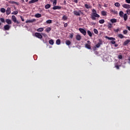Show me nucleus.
<instances>
[{
  "label": "nucleus",
  "instance_id": "obj_1",
  "mask_svg": "<svg viewBox=\"0 0 130 130\" xmlns=\"http://www.w3.org/2000/svg\"><path fill=\"white\" fill-rule=\"evenodd\" d=\"M92 13H91L92 20H96V18H100V15L97 14V12L96 11V10L92 9Z\"/></svg>",
  "mask_w": 130,
  "mask_h": 130
},
{
  "label": "nucleus",
  "instance_id": "obj_2",
  "mask_svg": "<svg viewBox=\"0 0 130 130\" xmlns=\"http://www.w3.org/2000/svg\"><path fill=\"white\" fill-rule=\"evenodd\" d=\"M105 38H106V39H108V40H110L111 44H114L115 47H117V46H118V45L117 44H115L116 39L115 38L109 37L108 36H105Z\"/></svg>",
  "mask_w": 130,
  "mask_h": 130
},
{
  "label": "nucleus",
  "instance_id": "obj_3",
  "mask_svg": "<svg viewBox=\"0 0 130 130\" xmlns=\"http://www.w3.org/2000/svg\"><path fill=\"white\" fill-rule=\"evenodd\" d=\"M74 15H75V16H81V14L84 15V13L83 12V11H82V10L74 11Z\"/></svg>",
  "mask_w": 130,
  "mask_h": 130
},
{
  "label": "nucleus",
  "instance_id": "obj_4",
  "mask_svg": "<svg viewBox=\"0 0 130 130\" xmlns=\"http://www.w3.org/2000/svg\"><path fill=\"white\" fill-rule=\"evenodd\" d=\"M87 44H85V47L87 49H91V42L90 41H87Z\"/></svg>",
  "mask_w": 130,
  "mask_h": 130
},
{
  "label": "nucleus",
  "instance_id": "obj_5",
  "mask_svg": "<svg viewBox=\"0 0 130 130\" xmlns=\"http://www.w3.org/2000/svg\"><path fill=\"white\" fill-rule=\"evenodd\" d=\"M12 20L14 23H16L17 24H20V22L17 20V18H16V16H15V15L12 16Z\"/></svg>",
  "mask_w": 130,
  "mask_h": 130
},
{
  "label": "nucleus",
  "instance_id": "obj_6",
  "mask_svg": "<svg viewBox=\"0 0 130 130\" xmlns=\"http://www.w3.org/2000/svg\"><path fill=\"white\" fill-rule=\"evenodd\" d=\"M79 30L80 32H81L82 33V34H83V35H84V36H86V34H87V32L84 28H79Z\"/></svg>",
  "mask_w": 130,
  "mask_h": 130
},
{
  "label": "nucleus",
  "instance_id": "obj_7",
  "mask_svg": "<svg viewBox=\"0 0 130 130\" xmlns=\"http://www.w3.org/2000/svg\"><path fill=\"white\" fill-rule=\"evenodd\" d=\"M35 36L37 37V38H39V39H42V35L39 32H36Z\"/></svg>",
  "mask_w": 130,
  "mask_h": 130
},
{
  "label": "nucleus",
  "instance_id": "obj_8",
  "mask_svg": "<svg viewBox=\"0 0 130 130\" xmlns=\"http://www.w3.org/2000/svg\"><path fill=\"white\" fill-rule=\"evenodd\" d=\"M4 28L6 31H9V30H10V29H11V26L9 25V24H6V25H4Z\"/></svg>",
  "mask_w": 130,
  "mask_h": 130
},
{
  "label": "nucleus",
  "instance_id": "obj_9",
  "mask_svg": "<svg viewBox=\"0 0 130 130\" xmlns=\"http://www.w3.org/2000/svg\"><path fill=\"white\" fill-rule=\"evenodd\" d=\"M103 43H102V40H99V42L95 45V47L96 48H99L101 45H102Z\"/></svg>",
  "mask_w": 130,
  "mask_h": 130
},
{
  "label": "nucleus",
  "instance_id": "obj_10",
  "mask_svg": "<svg viewBox=\"0 0 130 130\" xmlns=\"http://www.w3.org/2000/svg\"><path fill=\"white\" fill-rule=\"evenodd\" d=\"M122 7H123L124 9H130V5L128 4H123L122 5Z\"/></svg>",
  "mask_w": 130,
  "mask_h": 130
},
{
  "label": "nucleus",
  "instance_id": "obj_11",
  "mask_svg": "<svg viewBox=\"0 0 130 130\" xmlns=\"http://www.w3.org/2000/svg\"><path fill=\"white\" fill-rule=\"evenodd\" d=\"M11 14V8L10 7L7 8L6 10V15L9 16Z\"/></svg>",
  "mask_w": 130,
  "mask_h": 130
},
{
  "label": "nucleus",
  "instance_id": "obj_12",
  "mask_svg": "<svg viewBox=\"0 0 130 130\" xmlns=\"http://www.w3.org/2000/svg\"><path fill=\"white\" fill-rule=\"evenodd\" d=\"M129 43L130 40H127L123 43V45H124V46H126V45H127V44H128Z\"/></svg>",
  "mask_w": 130,
  "mask_h": 130
},
{
  "label": "nucleus",
  "instance_id": "obj_13",
  "mask_svg": "<svg viewBox=\"0 0 130 130\" xmlns=\"http://www.w3.org/2000/svg\"><path fill=\"white\" fill-rule=\"evenodd\" d=\"M35 21H36V19H33L31 20H26L25 21V23H33V22H35Z\"/></svg>",
  "mask_w": 130,
  "mask_h": 130
},
{
  "label": "nucleus",
  "instance_id": "obj_14",
  "mask_svg": "<svg viewBox=\"0 0 130 130\" xmlns=\"http://www.w3.org/2000/svg\"><path fill=\"white\" fill-rule=\"evenodd\" d=\"M51 3H53V6H56L57 0H50Z\"/></svg>",
  "mask_w": 130,
  "mask_h": 130
},
{
  "label": "nucleus",
  "instance_id": "obj_15",
  "mask_svg": "<svg viewBox=\"0 0 130 130\" xmlns=\"http://www.w3.org/2000/svg\"><path fill=\"white\" fill-rule=\"evenodd\" d=\"M81 35H77L76 36V40H78V41H80V40H81Z\"/></svg>",
  "mask_w": 130,
  "mask_h": 130
},
{
  "label": "nucleus",
  "instance_id": "obj_16",
  "mask_svg": "<svg viewBox=\"0 0 130 130\" xmlns=\"http://www.w3.org/2000/svg\"><path fill=\"white\" fill-rule=\"evenodd\" d=\"M54 6H55L53 7V10H60V9H61L60 6H55V5Z\"/></svg>",
  "mask_w": 130,
  "mask_h": 130
},
{
  "label": "nucleus",
  "instance_id": "obj_17",
  "mask_svg": "<svg viewBox=\"0 0 130 130\" xmlns=\"http://www.w3.org/2000/svg\"><path fill=\"white\" fill-rule=\"evenodd\" d=\"M110 12L111 13H112L113 14H114V15H117L118 14V13H117V11L115 10H113L112 9L110 10Z\"/></svg>",
  "mask_w": 130,
  "mask_h": 130
},
{
  "label": "nucleus",
  "instance_id": "obj_18",
  "mask_svg": "<svg viewBox=\"0 0 130 130\" xmlns=\"http://www.w3.org/2000/svg\"><path fill=\"white\" fill-rule=\"evenodd\" d=\"M5 21L8 24V25H11V24H12V20H11V19H7Z\"/></svg>",
  "mask_w": 130,
  "mask_h": 130
},
{
  "label": "nucleus",
  "instance_id": "obj_19",
  "mask_svg": "<svg viewBox=\"0 0 130 130\" xmlns=\"http://www.w3.org/2000/svg\"><path fill=\"white\" fill-rule=\"evenodd\" d=\"M37 2H38V0H31V1H29L28 3L29 4H34L35 3H37Z\"/></svg>",
  "mask_w": 130,
  "mask_h": 130
},
{
  "label": "nucleus",
  "instance_id": "obj_20",
  "mask_svg": "<svg viewBox=\"0 0 130 130\" xmlns=\"http://www.w3.org/2000/svg\"><path fill=\"white\" fill-rule=\"evenodd\" d=\"M44 30V28L43 27H40L37 29V31L38 32H42Z\"/></svg>",
  "mask_w": 130,
  "mask_h": 130
},
{
  "label": "nucleus",
  "instance_id": "obj_21",
  "mask_svg": "<svg viewBox=\"0 0 130 130\" xmlns=\"http://www.w3.org/2000/svg\"><path fill=\"white\" fill-rule=\"evenodd\" d=\"M118 37L119 38H120V39H122V38H125V37L121 34H119V35H118Z\"/></svg>",
  "mask_w": 130,
  "mask_h": 130
},
{
  "label": "nucleus",
  "instance_id": "obj_22",
  "mask_svg": "<svg viewBox=\"0 0 130 130\" xmlns=\"http://www.w3.org/2000/svg\"><path fill=\"white\" fill-rule=\"evenodd\" d=\"M35 18H41V14L40 13H37L35 15Z\"/></svg>",
  "mask_w": 130,
  "mask_h": 130
},
{
  "label": "nucleus",
  "instance_id": "obj_23",
  "mask_svg": "<svg viewBox=\"0 0 130 130\" xmlns=\"http://www.w3.org/2000/svg\"><path fill=\"white\" fill-rule=\"evenodd\" d=\"M10 3L12 4L13 5L15 4V5H16L17 6H19V3L15 1H10Z\"/></svg>",
  "mask_w": 130,
  "mask_h": 130
},
{
  "label": "nucleus",
  "instance_id": "obj_24",
  "mask_svg": "<svg viewBox=\"0 0 130 130\" xmlns=\"http://www.w3.org/2000/svg\"><path fill=\"white\" fill-rule=\"evenodd\" d=\"M84 6H85V8H86V9H91V8H92V7H91V6H90L88 4H85Z\"/></svg>",
  "mask_w": 130,
  "mask_h": 130
},
{
  "label": "nucleus",
  "instance_id": "obj_25",
  "mask_svg": "<svg viewBox=\"0 0 130 130\" xmlns=\"http://www.w3.org/2000/svg\"><path fill=\"white\" fill-rule=\"evenodd\" d=\"M71 41H70V40H66V45H68V46L71 45Z\"/></svg>",
  "mask_w": 130,
  "mask_h": 130
},
{
  "label": "nucleus",
  "instance_id": "obj_26",
  "mask_svg": "<svg viewBox=\"0 0 130 130\" xmlns=\"http://www.w3.org/2000/svg\"><path fill=\"white\" fill-rule=\"evenodd\" d=\"M51 6L50 4H47L45 6V9L46 10H47L50 8Z\"/></svg>",
  "mask_w": 130,
  "mask_h": 130
},
{
  "label": "nucleus",
  "instance_id": "obj_27",
  "mask_svg": "<svg viewBox=\"0 0 130 130\" xmlns=\"http://www.w3.org/2000/svg\"><path fill=\"white\" fill-rule=\"evenodd\" d=\"M123 18L125 21H126V20H127V15L126 14H124L123 16Z\"/></svg>",
  "mask_w": 130,
  "mask_h": 130
},
{
  "label": "nucleus",
  "instance_id": "obj_28",
  "mask_svg": "<svg viewBox=\"0 0 130 130\" xmlns=\"http://www.w3.org/2000/svg\"><path fill=\"white\" fill-rule=\"evenodd\" d=\"M110 22H111V23H116L117 20H116V19H115V18L111 19L110 20Z\"/></svg>",
  "mask_w": 130,
  "mask_h": 130
},
{
  "label": "nucleus",
  "instance_id": "obj_29",
  "mask_svg": "<svg viewBox=\"0 0 130 130\" xmlns=\"http://www.w3.org/2000/svg\"><path fill=\"white\" fill-rule=\"evenodd\" d=\"M45 31L47 32V33H49L50 31H51V28L50 27H47Z\"/></svg>",
  "mask_w": 130,
  "mask_h": 130
},
{
  "label": "nucleus",
  "instance_id": "obj_30",
  "mask_svg": "<svg viewBox=\"0 0 130 130\" xmlns=\"http://www.w3.org/2000/svg\"><path fill=\"white\" fill-rule=\"evenodd\" d=\"M49 44H50L51 45H53L54 42L53 41V40H50L49 41Z\"/></svg>",
  "mask_w": 130,
  "mask_h": 130
},
{
  "label": "nucleus",
  "instance_id": "obj_31",
  "mask_svg": "<svg viewBox=\"0 0 130 130\" xmlns=\"http://www.w3.org/2000/svg\"><path fill=\"white\" fill-rule=\"evenodd\" d=\"M119 15L120 17H121V18H122L123 17V12L120 11Z\"/></svg>",
  "mask_w": 130,
  "mask_h": 130
},
{
  "label": "nucleus",
  "instance_id": "obj_32",
  "mask_svg": "<svg viewBox=\"0 0 130 130\" xmlns=\"http://www.w3.org/2000/svg\"><path fill=\"white\" fill-rule=\"evenodd\" d=\"M108 28L109 29H111L112 28V24H111V23H109L108 24Z\"/></svg>",
  "mask_w": 130,
  "mask_h": 130
},
{
  "label": "nucleus",
  "instance_id": "obj_33",
  "mask_svg": "<svg viewBox=\"0 0 130 130\" xmlns=\"http://www.w3.org/2000/svg\"><path fill=\"white\" fill-rule=\"evenodd\" d=\"M87 34L89 36V37H92V32H91V31L87 30Z\"/></svg>",
  "mask_w": 130,
  "mask_h": 130
},
{
  "label": "nucleus",
  "instance_id": "obj_34",
  "mask_svg": "<svg viewBox=\"0 0 130 130\" xmlns=\"http://www.w3.org/2000/svg\"><path fill=\"white\" fill-rule=\"evenodd\" d=\"M56 44H57V45H59V44H60V39H57L56 41Z\"/></svg>",
  "mask_w": 130,
  "mask_h": 130
},
{
  "label": "nucleus",
  "instance_id": "obj_35",
  "mask_svg": "<svg viewBox=\"0 0 130 130\" xmlns=\"http://www.w3.org/2000/svg\"><path fill=\"white\" fill-rule=\"evenodd\" d=\"M105 22V20H104V19H101L99 20L100 24H104Z\"/></svg>",
  "mask_w": 130,
  "mask_h": 130
},
{
  "label": "nucleus",
  "instance_id": "obj_36",
  "mask_svg": "<svg viewBox=\"0 0 130 130\" xmlns=\"http://www.w3.org/2000/svg\"><path fill=\"white\" fill-rule=\"evenodd\" d=\"M115 7H117V8H119V7H120V4H119V3H115Z\"/></svg>",
  "mask_w": 130,
  "mask_h": 130
},
{
  "label": "nucleus",
  "instance_id": "obj_37",
  "mask_svg": "<svg viewBox=\"0 0 130 130\" xmlns=\"http://www.w3.org/2000/svg\"><path fill=\"white\" fill-rule=\"evenodd\" d=\"M0 11H1V13H6V9L4 8H1Z\"/></svg>",
  "mask_w": 130,
  "mask_h": 130
},
{
  "label": "nucleus",
  "instance_id": "obj_38",
  "mask_svg": "<svg viewBox=\"0 0 130 130\" xmlns=\"http://www.w3.org/2000/svg\"><path fill=\"white\" fill-rule=\"evenodd\" d=\"M102 16H106V12L103 11L101 12Z\"/></svg>",
  "mask_w": 130,
  "mask_h": 130
},
{
  "label": "nucleus",
  "instance_id": "obj_39",
  "mask_svg": "<svg viewBox=\"0 0 130 130\" xmlns=\"http://www.w3.org/2000/svg\"><path fill=\"white\" fill-rule=\"evenodd\" d=\"M93 32L94 34H98V30L96 28L93 29Z\"/></svg>",
  "mask_w": 130,
  "mask_h": 130
},
{
  "label": "nucleus",
  "instance_id": "obj_40",
  "mask_svg": "<svg viewBox=\"0 0 130 130\" xmlns=\"http://www.w3.org/2000/svg\"><path fill=\"white\" fill-rule=\"evenodd\" d=\"M46 23L47 24H51L52 23V21L51 20H48L46 21Z\"/></svg>",
  "mask_w": 130,
  "mask_h": 130
},
{
  "label": "nucleus",
  "instance_id": "obj_41",
  "mask_svg": "<svg viewBox=\"0 0 130 130\" xmlns=\"http://www.w3.org/2000/svg\"><path fill=\"white\" fill-rule=\"evenodd\" d=\"M42 36L45 37V38H47V35L44 33H42Z\"/></svg>",
  "mask_w": 130,
  "mask_h": 130
},
{
  "label": "nucleus",
  "instance_id": "obj_42",
  "mask_svg": "<svg viewBox=\"0 0 130 130\" xmlns=\"http://www.w3.org/2000/svg\"><path fill=\"white\" fill-rule=\"evenodd\" d=\"M0 21L2 23H5V19L4 18H0Z\"/></svg>",
  "mask_w": 130,
  "mask_h": 130
},
{
  "label": "nucleus",
  "instance_id": "obj_43",
  "mask_svg": "<svg viewBox=\"0 0 130 130\" xmlns=\"http://www.w3.org/2000/svg\"><path fill=\"white\" fill-rule=\"evenodd\" d=\"M18 14V11H15L12 13V15H17Z\"/></svg>",
  "mask_w": 130,
  "mask_h": 130
},
{
  "label": "nucleus",
  "instance_id": "obj_44",
  "mask_svg": "<svg viewBox=\"0 0 130 130\" xmlns=\"http://www.w3.org/2000/svg\"><path fill=\"white\" fill-rule=\"evenodd\" d=\"M67 19H68V17H67V16L66 15H63L62 16V20H64V21H66V20H67Z\"/></svg>",
  "mask_w": 130,
  "mask_h": 130
},
{
  "label": "nucleus",
  "instance_id": "obj_45",
  "mask_svg": "<svg viewBox=\"0 0 130 130\" xmlns=\"http://www.w3.org/2000/svg\"><path fill=\"white\" fill-rule=\"evenodd\" d=\"M118 58H119V59H122V55H119L118 56Z\"/></svg>",
  "mask_w": 130,
  "mask_h": 130
},
{
  "label": "nucleus",
  "instance_id": "obj_46",
  "mask_svg": "<svg viewBox=\"0 0 130 130\" xmlns=\"http://www.w3.org/2000/svg\"><path fill=\"white\" fill-rule=\"evenodd\" d=\"M119 67H120V66L116 65V66H115V68H116V69L117 70H119Z\"/></svg>",
  "mask_w": 130,
  "mask_h": 130
},
{
  "label": "nucleus",
  "instance_id": "obj_47",
  "mask_svg": "<svg viewBox=\"0 0 130 130\" xmlns=\"http://www.w3.org/2000/svg\"><path fill=\"white\" fill-rule=\"evenodd\" d=\"M123 34H124V35L127 34V30H123Z\"/></svg>",
  "mask_w": 130,
  "mask_h": 130
},
{
  "label": "nucleus",
  "instance_id": "obj_48",
  "mask_svg": "<svg viewBox=\"0 0 130 130\" xmlns=\"http://www.w3.org/2000/svg\"><path fill=\"white\" fill-rule=\"evenodd\" d=\"M126 12L127 15H129V14H130V9L127 10Z\"/></svg>",
  "mask_w": 130,
  "mask_h": 130
},
{
  "label": "nucleus",
  "instance_id": "obj_49",
  "mask_svg": "<svg viewBox=\"0 0 130 130\" xmlns=\"http://www.w3.org/2000/svg\"><path fill=\"white\" fill-rule=\"evenodd\" d=\"M125 3L127 4H130V0H125Z\"/></svg>",
  "mask_w": 130,
  "mask_h": 130
},
{
  "label": "nucleus",
  "instance_id": "obj_50",
  "mask_svg": "<svg viewBox=\"0 0 130 130\" xmlns=\"http://www.w3.org/2000/svg\"><path fill=\"white\" fill-rule=\"evenodd\" d=\"M118 31H119V28L116 29H114V31L116 32H118Z\"/></svg>",
  "mask_w": 130,
  "mask_h": 130
},
{
  "label": "nucleus",
  "instance_id": "obj_51",
  "mask_svg": "<svg viewBox=\"0 0 130 130\" xmlns=\"http://www.w3.org/2000/svg\"><path fill=\"white\" fill-rule=\"evenodd\" d=\"M20 18H21V21H22V22H24V18H23L22 16H20Z\"/></svg>",
  "mask_w": 130,
  "mask_h": 130
},
{
  "label": "nucleus",
  "instance_id": "obj_52",
  "mask_svg": "<svg viewBox=\"0 0 130 130\" xmlns=\"http://www.w3.org/2000/svg\"><path fill=\"white\" fill-rule=\"evenodd\" d=\"M64 27H65V28H67V27H68V23H65L64 24Z\"/></svg>",
  "mask_w": 130,
  "mask_h": 130
},
{
  "label": "nucleus",
  "instance_id": "obj_53",
  "mask_svg": "<svg viewBox=\"0 0 130 130\" xmlns=\"http://www.w3.org/2000/svg\"><path fill=\"white\" fill-rule=\"evenodd\" d=\"M70 38H73L74 37V34H71L70 36Z\"/></svg>",
  "mask_w": 130,
  "mask_h": 130
},
{
  "label": "nucleus",
  "instance_id": "obj_54",
  "mask_svg": "<svg viewBox=\"0 0 130 130\" xmlns=\"http://www.w3.org/2000/svg\"><path fill=\"white\" fill-rule=\"evenodd\" d=\"M74 2L75 4H78V0H74Z\"/></svg>",
  "mask_w": 130,
  "mask_h": 130
},
{
  "label": "nucleus",
  "instance_id": "obj_55",
  "mask_svg": "<svg viewBox=\"0 0 130 130\" xmlns=\"http://www.w3.org/2000/svg\"><path fill=\"white\" fill-rule=\"evenodd\" d=\"M63 4L64 5H67V1L66 0L63 1Z\"/></svg>",
  "mask_w": 130,
  "mask_h": 130
},
{
  "label": "nucleus",
  "instance_id": "obj_56",
  "mask_svg": "<svg viewBox=\"0 0 130 130\" xmlns=\"http://www.w3.org/2000/svg\"><path fill=\"white\" fill-rule=\"evenodd\" d=\"M126 28L128 29L129 31H130V27L129 26H126Z\"/></svg>",
  "mask_w": 130,
  "mask_h": 130
},
{
  "label": "nucleus",
  "instance_id": "obj_57",
  "mask_svg": "<svg viewBox=\"0 0 130 130\" xmlns=\"http://www.w3.org/2000/svg\"><path fill=\"white\" fill-rule=\"evenodd\" d=\"M107 4H104V7H105V8H107Z\"/></svg>",
  "mask_w": 130,
  "mask_h": 130
},
{
  "label": "nucleus",
  "instance_id": "obj_58",
  "mask_svg": "<svg viewBox=\"0 0 130 130\" xmlns=\"http://www.w3.org/2000/svg\"><path fill=\"white\" fill-rule=\"evenodd\" d=\"M128 60H129L128 63H130V57L128 58Z\"/></svg>",
  "mask_w": 130,
  "mask_h": 130
},
{
  "label": "nucleus",
  "instance_id": "obj_59",
  "mask_svg": "<svg viewBox=\"0 0 130 130\" xmlns=\"http://www.w3.org/2000/svg\"><path fill=\"white\" fill-rule=\"evenodd\" d=\"M93 50H96V47H94V48H93Z\"/></svg>",
  "mask_w": 130,
  "mask_h": 130
},
{
  "label": "nucleus",
  "instance_id": "obj_60",
  "mask_svg": "<svg viewBox=\"0 0 130 130\" xmlns=\"http://www.w3.org/2000/svg\"><path fill=\"white\" fill-rule=\"evenodd\" d=\"M28 1H29V0H25V2H26V3H28Z\"/></svg>",
  "mask_w": 130,
  "mask_h": 130
},
{
  "label": "nucleus",
  "instance_id": "obj_61",
  "mask_svg": "<svg viewBox=\"0 0 130 130\" xmlns=\"http://www.w3.org/2000/svg\"><path fill=\"white\" fill-rule=\"evenodd\" d=\"M1 25H2V23L0 22V26H1Z\"/></svg>",
  "mask_w": 130,
  "mask_h": 130
},
{
  "label": "nucleus",
  "instance_id": "obj_62",
  "mask_svg": "<svg viewBox=\"0 0 130 130\" xmlns=\"http://www.w3.org/2000/svg\"><path fill=\"white\" fill-rule=\"evenodd\" d=\"M22 2H24V0H22Z\"/></svg>",
  "mask_w": 130,
  "mask_h": 130
}]
</instances>
